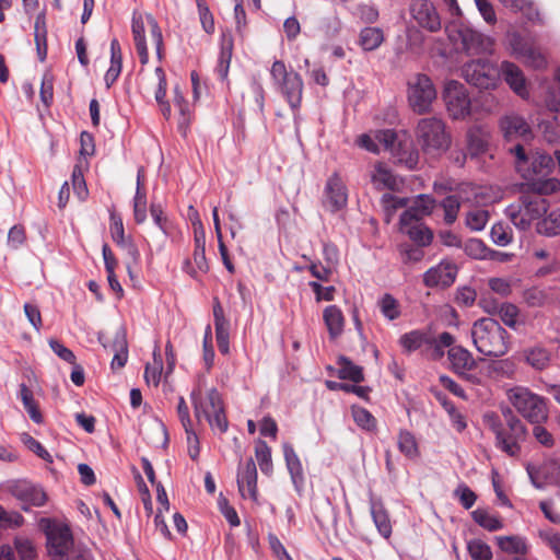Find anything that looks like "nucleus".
Wrapping results in <instances>:
<instances>
[{
	"instance_id": "49",
	"label": "nucleus",
	"mask_w": 560,
	"mask_h": 560,
	"mask_svg": "<svg viewBox=\"0 0 560 560\" xmlns=\"http://www.w3.org/2000/svg\"><path fill=\"white\" fill-rule=\"evenodd\" d=\"M382 314L389 320L400 316L398 301L390 294H384L378 302Z\"/></svg>"
},
{
	"instance_id": "8",
	"label": "nucleus",
	"mask_w": 560,
	"mask_h": 560,
	"mask_svg": "<svg viewBox=\"0 0 560 560\" xmlns=\"http://www.w3.org/2000/svg\"><path fill=\"white\" fill-rule=\"evenodd\" d=\"M445 32L450 42L456 47V49L460 48L469 55L492 51V39L466 25L451 23L446 25Z\"/></svg>"
},
{
	"instance_id": "1",
	"label": "nucleus",
	"mask_w": 560,
	"mask_h": 560,
	"mask_svg": "<svg viewBox=\"0 0 560 560\" xmlns=\"http://www.w3.org/2000/svg\"><path fill=\"white\" fill-rule=\"evenodd\" d=\"M470 335L476 350L486 357L499 358L509 351V334L492 318L485 317L476 320Z\"/></svg>"
},
{
	"instance_id": "61",
	"label": "nucleus",
	"mask_w": 560,
	"mask_h": 560,
	"mask_svg": "<svg viewBox=\"0 0 560 560\" xmlns=\"http://www.w3.org/2000/svg\"><path fill=\"white\" fill-rule=\"evenodd\" d=\"M534 189L539 195H550L560 189V180L557 178H548L545 180H540V178L536 179L533 184Z\"/></svg>"
},
{
	"instance_id": "32",
	"label": "nucleus",
	"mask_w": 560,
	"mask_h": 560,
	"mask_svg": "<svg viewBox=\"0 0 560 560\" xmlns=\"http://www.w3.org/2000/svg\"><path fill=\"white\" fill-rule=\"evenodd\" d=\"M324 322L331 338L340 336L343 331L345 317L336 305H329L324 310Z\"/></svg>"
},
{
	"instance_id": "50",
	"label": "nucleus",
	"mask_w": 560,
	"mask_h": 560,
	"mask_svg": "<svg viewBox=\"0 0 560 560\" xmlns=\"http://www.w3.org/2000/svg\"><path fill=\"white\" fill-rule=\"evenodd\" d=\"M441 206L444 210V222L448 225L453 224L457 219L460 208L459 199L454 195L447 196L443 199Z\"/></svg>"
},
{
	"instance_id": "11",
	"label": "nucleus",
	"mask_w": 560,
	"mask_h": 560,
	"mask_svg": "<svg viewBox=\"0 0 560 560\" xmlns=\"http://www.w3.org/2000/svg\"><path fill=\"white\" fill-rule=\"evenodd\" d=\"M465 80L479 89H494L500 79L499 68L491 61L477 59L466 62L462 68Z\"/></svg>"
},
{
	"instance_id": "4",
	"label": "nucleus",
	"mask_w": 560,
	"mask_h": 560,
	"mask_svg": "<svg viewBox=\"0 0 560 560\" xmlns=\"http://www.w3.org/2000/svg\"><path fill=\"white\" fill-rule=\"evenodd\" d=\"M417 140L423 152L431 156L441 155L451 145L444 124L436 118H424L418 122Z\"/></svg>"
},
{
	"instance_id": "62",
	"label": "nucleus",
	"mask_w": 560,
	"mask_h": 560,
	"mask_svg": "<svg viewBox=\"0 0 560 560\" xmlns=\"http://www.w3.org/2000/svg\"><path fill=\"white\" fill-rule=\"evenodd\" d=\"M355 14L363 23L372 24L378 19V11L374 5L359 4Z\"/></svg>"
},
{
	"instance_id": "14",
	"label": "nucleus",
	"mask_w": 560,
	"mask_h": 560,
	"mask_svg": "<svg viewBox=\"0 0 560 560\" xmlns=\"http://www.w3.org/2000/svg\"><path fill=\"white\" fill-rule=\"evenodd\" d=\"M410 14L417 24L428 32L435 33L442 27L440 14L429 0H412Z\"/></svg>"
},
{
	"instance_id": "23",
	"label": "nucleus",
	"mask_w": 560,
	"mask_h": 560,
	"mask_svg": "<svg viewBox=\"0 0 560 560\" xmlns=\"http://www.w3.org/2000/svg\"><path fill=\"white\" fill-rule=\"evenodd\" d=\"M399 230L419 247H425L432 243L433 232L423 222H399Z\"/></svg>"
},
{
	"instance_id": "26",
	"label": "nucleus",
	"mask_w": 560,
	"mask_h": 560,
	"mask_svg": "<svg viewBox=\"0 0 560 560\" xmlns=\"http://www.w3.org/2000/svg\"><path fill=\"white\" fill-rule=\"evenodd\" d=\"M442 98L445 105H470L467 89L456 80H450L444 84Z\"/></svg>"
},
{
	"instance_id": "30",
	"label": "nucleus",
	"mask_w": 560,
	"mask_h": 560,
	"mask_svg": "<svg viewBox=\"0 0 560 560\" xmlns=\"http://www.w3.org/2000/svg\"><path fill=\"white\" fill-rule=\"evenodd\" d=\"M385 36L382 28L366 26L360 31L358 44L364 51L376 50L384 42Z\"/></svg>"
},
{
	"instance_id": "3",
	"label": "nucleus",
	"mask_w": 560,
	"mask_h": 560,
	"mask_svg": "<svg viewBox=\"0 0 560 560\" xmlns=\"http://www.w3.org/2000/svg\"><path fill=\"white\" fill-rule=\"evenodd\" d=\"M487 421L495 434L497 445L510 456L518 455L520 444L525 441L526 428L511 411L506 416L504 428L494 415L487 416Z\"/></svg>"
},
{
	"instance_id": "57",
	"label": "nucleus",
	"mask_w": 560,
	"mask_h": 560,
	"mask_svg": "<svg viewBox=\"0 0 560 560\" xmlns=\"http://www.w3.org/2000/svg\"><path fill=\"white\" fill-rule=\"evenodd\" d=\"M444 408L450 417L453 428L457 432H463L467 428L464 415L451 402H444Z\"/></svg>"
},
{
	"instance_id": "7",
	"label": "nucleus",
	"mask_w": 560,
	"mask_h": 560,
	"mask_svg": "<svg viewBox=\"0 0 560 560\" xmlns=\"http://www.w3.org/2000/svg\"><path fill=\"white\" fill-rule=\"evenodd\" d=\"M548 202L539 196H523L505 209L506 217L521 231H526L535 220L547 213Z\"/></svg>"
},
{
	"instance_id": "13",
	"label": "nucleus",
	"mask_w": 560,
	"mask_h": 560,
	"mask_svg": "<svg viewBox=\"0 0 560 560\" xmlns=\"http://www.w3.org/2000/svg\"><path fill=\"white\" fill-rule=\"evenodd\" d=\"M10 493L20 502L23 511H28L32 506H43L47 501L45 491L26 480L13 482Z\"/></svg>"
},
{
	"instance_id": "59",
	"label": "nucleus",
	"mask_w": 560,
	"mask_h": 560,
	"mask_svg": "<svg viewBox=\"0 0 560 560\" xmlns=\"http://www.w3.org/2000/svg\"><path fill=\"white\" fill-rule=\"evenodd\" d=\"M24 522L23 516L18 512H8L0 504V527H20Z\"/></svg>"
},
{
	"instance_id": "44",
	"label": "nucleus",
	"mask_w": 560,
	"mask_h": 560,
	"mask_svg": "<svg viewBox=\"0 0 560 560\" xmlns=\"http://www.w3.org/2000/svg\"><path fill=\"white\" fill-rule=\"evenodd\" d=\"M35 44L37 54L40 61H44L47 55V43H46V26L45 15L38 14L34 25Z\"/></svg>"
},
{
	"instance_id": "12",
	"label": "nucleus",
	"mask_w": 560,
	"mask_h": 560,
	"mask_svg": "<svg viewBox=\"0 0 560 560\" xmlns=\"http://www.w3.org/2000/svg\"><path fill=\"white\" fill-rule=\"evenodd\" d=\"M510 47L512 54L527 67L534 69H544L547 67L545 55L533 43L526 40L520 34L513 33L511 35Z\"/></svg>"
},
{
	"instance_id": "58",
	"label": "nucleus",
	"mask_w": 560,
	"mask_h": 560,
	"mask_svg": "<svg viewBox=\"0 0 560 560\" xmlns=\"http://www.w3.org/2000/svg\"><path fill=\"white\" fill-rule=\"evenodd\" d=\"M491 238L499 246H506L512 241L511 230L502 223H497L491 229Z\"/></svg>"
},
{
	"instance_id": "33",
	"label": "nucleus",
	"mask_w": 560,
	"mask_h": 560,
	"mask_svg": "<svg viewBox=\"0 0 560 560\" xmlns=\"http://www.w3.org/2000/svg\"><path fill=\"white\" fill-rule=\"evenodd\" d=\"M371 515L378 533L384 538H389L392 535V524L389 516L384 509L383 504L378 501H371Z\"/></svg>"
},
{
	"instance_id": "35",
	"label": "nucleus",
	"mask_w": 560,
	"mask_h": 560,
	"mask_svg": "<svg viewBox=\"0 0 560 560\" xmlns=\"http://www.w3.org/2000/svg\"><path fill=\"white\" fill-rule=\"evenodd\" d=\"M338 372L337 375L341 380H349L354 383H360L364 380L363 369L360 365L354 364L351 360L346 357L338 359Z\"/></svg>"
},
{
	"instance_id": "42",
	"label": "nucleus",
	"mask_w": 560,
	"mask_h": 560,
	"mask_svg": "<svg viewBox=\"0 0 560 560\" xmlns=\"http://www.w3.org/2000/svg\"><path fill=\"white\" fill-rule=\"evenodd\" d=\"M474 521L481 527L494 532L503 528V522L494 514L487 510L477 509L471 513Z\"/></svg>"
},
{
	"instance_id": "31",
	"label": "nucleus",
	"mask_w": 560,
	"mask_h": 560,
	"mask_svg": "<svg viewBox=\"0 0 560 560\" xmlns=\"http://www.w3.org/2000/svg\"><path fill=\"white\" fill-rule=\"evenodd\" d=\"M110 350L114 352L112 369L124 368L128 359V345L126 334L122 329H119L115 334L114 340L110 345Z\"/></svg>"
},
{
	"instance_id": "41",
	"label": "nucleus",
	"mask_w": 560,
	"mask_h": 560,
	"mask_svg": "<svg viewBox=\"0 0 560 560\" xmlns=\"http://www.w3.org/2000/svg\"><path fill=\"white\" fill-rule=\"evenodd\" d=\"M255 456L261 472L265 475H270L272 472L271 450L265 441H256Z\"/></svg>"
},
{
	"instance_id": "20",
	"label": "nucleus",
	"mask_w": 560,
	"mask_h": 560,
	"mask_svg": "<svg viewBox=\"0 0 560 560\" xmlns=\"http://www.w3.org/2000/svg\"><path fill=\"white\" fill-rule=\"evenodd\" d=\"M456 275V265L451 261L443 260L424 273L423 282L427 287H448L455 281Z\"/></svg>"
},
{
	"instance_id": "39",
	"label": "nucleus",
	"mask_w": 560,
	"mask_h": 560,
	"mask_svg": "<svg viewBox=\"0 0 560 560\" xmlns=\"http://www.w3.org/2000/svg\"><path fill=\"white\" fill-rule=\"evenodd\" d=\"M381 205L385 213V221L389 223L398 209L408 206V198L384 194L381 198Z\"/></svg>"
},
{
	"instance_id": "56",
	"label": "nucleus",
	"mask_w": 560,
	"mask_h": 560,
	"mask_svg": "<svg viewBox=\"0 0 560 560\" xmlns=\"http://www.w3.org/2000/svg\"><path fill=\"white\" fill-rule=\"evenodd\" d=\"M21 441L23 442V444L28 448L31 450L32 452H34L37 456H39L42 459L46 460V462H52L51 459V455L45 450V447L38 442L36 441L33 436H31L30 434L27 433H22L21 434Z\"/></svg>"
},
{
	"instance_id": "36",
	"label": "nucleus",
	"mask_w": 560,
	"mask_h": 560,
	"mask_svg": "<svg viewBox=\"0 0 560 560\" xmlns=\"http://www.w3.org/2000/svg\"><path fill=\"white\" fill-rule=\"evenodd\" d=\"M398 450L409 459H416L420 455L416 436L408 430H400L397 436Z\"/></svg>"
},
{
	"instance_id": "22",
	"label": "nucleus",
	"mask_w": 560,
	"mask_h": 560,
	"mask_svg": "<svg viewBox=\"0 0 560 560\" xmlns=\"http://www.w3.org/2000/svg\"><path fill=\"white\" fill-rule=\"evenodd\" d=\"M282 450H283V456H284L285 465H287L288 471L290 474L291 480L294 485V488L298 491H300L305 481L304 470H303L301 459L290 443H287V442L283 443Z\"/></svg>"
},
{
	"instance_id": "63",
	"label": "nucleus",
	"mask_w": 560,
	"mask_h": 560,
	"mask_svg": "<svg viewBox=\"0 0 560 560\" xmlns=\"http://www.w3.org/2000/svg\"><path fill=\"white\" fill-rule=\"evenodd\" d=\"M539 537L551 548L560 560V533L552 532L551 529L540 530Z\"/></svg>"
},
{
	"instance_id": "34",
	"label": "nucleus",
	"mask_w": 560,
	"mask_h": 560,
	"mask_svg": "<svg viewBox=\"0 0 560 560\" xmlns=\"http://www.w3.org/2000/svg\"><path fill=\"white\" fill-rule=\"evenodd\" d=\"M538 234L553 237L560 235V207L552 210L547 217L537 222Z\"/></svg>"
},
{
	"instance_id": "17",
	"label": "nucleus",
	"mask_w": 560,
	"mask_h": 560,
	"mask_svg": "<svg viewBox=\"0 0 560 560\" xmlns=\"http://www.w3.org/2000/svg\"><path fill=\"white\" fill-rule=\"evenodd\" d=\"M237 486L242 498L257 501V468L253 458H248L243 465H240Z\"/></svg>"
},
{
	"instance_id": "45",
	"label": "nucleus",
	"mask_w": 560,
	"mask_h": 560,
	"mask_svg": "<svg viewBox=\"0 0 560 560\" xmlns=\"http://www.w3.org/2000/svg\"><path fill=\"white\" fill-rule=\"evenodd\" d=\"M153 364H148L144 371V380L149 385L156 387L161 380L162 374V358L159 348L153 351Z\"/></svg>"
},
{
	"instance_id": "16",
	"label": "nucleus",
	"mask_w": 560,
	"mask_h": 560,
	"mask_svg": "<svg viewBox=\"0 0 560 560\" xmlns=\"http://www.w3.org/2000/svg\"><path fill=\"white\" fill-rule=\"evenodd\" d=\"M348 190L337 173L328 177L323 197V206L330 212H337L347 206Z\"/></svg>"
},
{
	"instance_id": "29",
	"label": "nucleus",
	"mask_w": 560,
	"mask_h": 560,
	"mask_svg": "<svg viewBox=\"0 0 560 560\" xmlns=\"http://www.w3.org/2000/svg\"><path fill=\"white\" fill-rule=\"evenodd\" d=\"M505 8L513 12H521L528 21L542 24L538 9L532 0H499Z\"/></svg>"
},
{
	"instance_id": "52",
	"label": "nucleus",
	"mask_w": 560,
	"mask_h": 560,
	"mask_svg": "<svg viewBox=\"0 0 560 560\" xmlns=\"http://www.w3.org/2000/svg\"><path fill=\"white\" fill-rule=\"evenodd\" d=\"M467 548L474 560H490L492 558L491 548L479 539L470 540Z\"/></svg>"
},
{
	"instance_id": "25",
	"label": "nucleus",
	"mask_w": 560,
	"mask_h": 560,
	"mask_svg": "<svg viewBox=\"0 0 560 560\" xmlns=\"http://www.w3.org/2000/svg\"><path fill=\"white\" fill-rule=\"evenodd\" d=\"M371 178L373 185L378 190H397L402 184L401 179L395 176L392 171L382 163H378L374 166Z\"/></svg>"
},
{
	"instance_id": "43",
	"label": "nucleus",
	"mask_w": 560,
	"mask_h": 560,
	"mask_svg": "<svg viewBox=\"0 0 560 560\" xmlns=\"http://www.w3.org/2000/svg\"><path fill=\"white\" fill-rule=\"evenodd\" d=\"M19 397L21 398L30 418L35 423H40L43 421L42 415L36 406L32 390L25 384L20 385Z\"/></svg>"
},
{
	"instance_id": "24",
	"label": "nucleus",
	"mask_w": 560,
	"mask_h": 560,
	"mask_svg": "<svg viewBox=\"0 0 560 560\" xmlns=\"http://www.w3.org/2000/svg\"><path fill=\"white\" fill-rule=\"evenodd\" d=\"M447 355L452 370L458 375L467 370L477 368V362L472 354L460 346L451 347Z\"/></svg>"
},
{
	"instance_id": "9",
	"label": "nucleus",
	"mask_w": 560,
	"mask_h": 560,
	"mask_svg": "<svg viewBox=\"0 0 560 560\" xmlns=\"http://www.w3.org/2000/svg\"><path fill=\"white\" fill-rule=\"evenodd\" d=\"M510 151L515 155L516 171L524 179L535 182L551 172L553 161L548 154L535 152L527 155L520 142Z\"/></svg>"
},
{
	"instance_id": "47",
	"label": "nucleus",
	"mask_w": 560,
	"mask_h": 560,
	"mask_svg": "<svg viewBox=\"0 0 560 560\" xmlns=\"http://www.w3.org/2000/svg\"><path fill=\"white\" fill-rule=\"evenodd\" d=\"M489 221V212L483 209H475L466 214V226L471 231H482Z\"/></svg>"
},
{
	"instance_id": "21",
	"label": "nucleus",
	"mask_w": 560,
	"mask_h": 560,
	"mask_svg": "<svg viewBox=\"0 0 560 560\" xmlns=\"http://www.w3.org/2000/svg\"><path fill=\"white\" fill-rule=\"evenodd\" d=\"M511 90L523 100L529 96L528 85L522 69L513 62L503 61L499 69Z\"/></svg>"
},
{
	"instance_id": "48",
	"label": "nucleus",
	"mask_w": 560,
	"mask_h": 560,
	"mask_svg": "<svg viewBox=\"0 0 560 560\" xmlns=\"http://www.w3.org/2000/svg\"><path fill=\"white\" fill-rule=\"evenodd\" d=\"M518 308L512 303H502L497 313L504 325L512 329H517L518 326Z\"/></svg>"
},
{
	"instance_id": "19",
	"label": "nucleus",
	"mask_w": 560,
	"mask_h": 560,
	"mask_svg": "<svg viewBox=\"0 0 560 560\" xmlns=\"http://www.w3.org/2000/svg\"><path fill=\"white\" fill-rule=\"evenodd\" d=\"M500 128L508 141L522 140L526 142L533 137L529 125L520 116L503 117L500 121Z\"/></svg>"
},
{
	"instance_id": "46",
	"label": "nucleus",
	"mask_w": 560,
	"mask_h": 560,
	"mask_svg": "<svg viewBox=\"0 0 560 560\" xmlns=\"http://www.w3.org/2000/svg\"><path fill=\"white\" fill-rule=\"evenodd\" d=\"M351 413L354 422L363 430L373 431L376 428V419L366 409L352 406Z\"/></svg>"
},
{
	"instance_id": "15",
	"label": "nucleus",
	"mask_w": 560,
	"mask_h": 560,
	"mask_svg": "<svg viewBox=\"0 0 560 560\" xmlns=\"http://www.w3.org/2000/svg\"><path fill=\"white\" fill-rule=\"evenodd\" d=\"M438 96L432 80L425 74H417L408 82L409 105H431Z\"/></svg>"
},
{
	"instance_id": "2",
	"label": "nucleus",
	"mask_w": 560,
	"mask_h": 560,
	"mask_svg": "<svg viewBox=\"0 0 560 560\" xmlns=\"http://www.w3.org/2000/svg\"><path fill=\"white\" fill-rule=\"evenodd\" d=\"M195 416L198 420L202 417L208 421L213 431L224 433L229 428L223 402L215 388H210L206 395L200 389L191 393Z\"/></svg>"
},
{
	"instance_id": "27",
	"label": "nucleus",
	"mask_w": 560,
	"mask_h": 560,
	"mask_svg": "<svg viewBox=\"0 0 560 560\" xmlns=\"http://www.w3.org/2000/svg\"><path fill=\"white\" fill-rule=\"evenodd\" d=\"M234 40L230 31L223 32L221 35V51L219 56L215 72L222 81L228 78L230 62L233 54Z\"/></svg>"
},
{
	"instance_id": "6",
	"label": "nucleus",
	"mask_w": 560,
	"mask_h": 560,
	"mask_svg": "<svg viewBox=\"0 0 560 560\" xmlns=\"http://www.w3.org/2000/svg\"><path fill=\"white\" fill-rule=\"evenodd\" d=\"M508 398L515 409L529 422L541 423L548 419V408L544 397L527 387L515 386L508 390Z\"/></svg>"
},
{
	"instance_id": "60",
	"label": "nucleus",
	"mask_w": 560,
	"mask_h": 560,
	"mask_svg": "<svg viewBox=\"0 0 560 560\" xmlns=\"http://www.w3.org/2000/svg\"><path fill=\"white\" fill-rule=\"evenodd\" d=\"M186 433L188 455L192 460H196L200 453L199 439L192 429V425L183 427Z\"/></svg>"
},
{
	"instance_id": "5",
	"label": "nucleus",
	"mask_w": 560,
	"mask_h": 560,
	"mask_svg": "<svg viewBox=\"0 0 560 560\" xmlns=\"http://www.w3.org/2000/svg\"><path fill=\"white\" fill-rule=\"evenodd\" d=\"M132 35L137 52L142 65L148 63L149 54L145 43V31L149 30L153 45L155 46L156 56L159 59L163 57V36L156 20L147 14H133L132 16Z\"/></svg>"
},
{
	"instance_id": "10",
	"label": "nucleus",
	"mask_w": 560,
	"mask_h": 560,
	"mask_svg": "<svg viewBox=\"0 0 560 560\" xmlns=\"http://www.w3.org/2000/svg\"><path fill=\"white\" fill-rule=\"evenodd\" d=\"M47 552L50 560H68L73 547V537L70 528L60 523L46 521Z\"/></svg>"
},
{
	"instance_id": "53",
	"label": "nucleus",
	"mask_w": 560,
	"mask_h": 560,
	"mask_svg": "<svg viewBox=\"0 0 560 560\" xmlns=\"http://www.w3.org/2000/svg\"><path fill=\"white\" fill-rule=\"evenodd\" d=\"M465 253L475 259H486L488 258L489 249L485 245V243L478 238H470L464 244Z\"/></svg>"
},
{
	"instance_id": "55",
	"label": "nucleus",
	"mask_w": 560,
	"mask_h": 560,
	"mask_svg": "<svg viewBox=\"0 0 560 560\" xmlns=\"http://www.w3.org/2000/svg\"><path fill=\"white\" fill-rule=\"evenodd\" d=\"M72 186L74 194L79 200L84 201L88 198L89 190L85 184L84 176L79 166H75L72 172Z\"/></svg>"
},
{
	"instance_id": "64",
	"label": "nucleus",
	"mask_w": 560,
	"mask_h": 560,
	"mask_svg": "<svg viewBox=\"0 0 560 560\" xmlns=\"http://www.w3.org/2000/svg\"><path fill=\"white\" fill-rule=\"evenodd\" d=\"M269 547L273 553V556L277 558V560H293L292 557L288 553L285 547L280 541V539L273 535L270 534L268 536Z\"/></svg>"
},
{
	"instance_id": "37",
	"label": "nucleus",
	"mask_w": 560,
	"mask_h": 560,
	"mask_svg": "<svg viewBox=\"0 0 560 560\" xmlns=\"http://www.w3.org/2000/svg\"><path fill=\"white\" fill-rule=\"evenodd\" d=\"M429 335L421 330H411L400 336L399 345L402 349L410 353L422 347H425Z\"/></svg>"
},
{
	"instance_id": "40",
	"label": "nucleus",
	"mask_w": 560,
	"mask_h": 560,
	"mask_svg": "<svg viewBox=\"0 0 560 560\" xmlns=\"http://www.w3.org/2000/svg\"><path fill=\"white\" fill-rule=\"evenodd\" d=\"M500 549L511 555H524L527 551L525 540L518 536H499L495 538Z\"/></svg>"
},
{
	"instance_id": "28",
	"label": "nucleus",
	"mask_w": 560,
	"mask_h": 560,
	"mask_svg": "<svg viewBox=\"0 0 560 560\" xmlns=\"http://www.w3.org/2000/svg\"><path fill=\"white\" fill-rule=\"evenodd\" d=\"M278 85L290 105H299L301 103L303 81L299 73L291 72V75H289L288 79L281 81Z\"/></svg>"
},
{
	"instance_id": "18",
	"label": "nucleus",
	"mask_w": 560,
	"mask_h": 560,
	"mask_svg": "<svg viewBox=\"0 0 560 560\" xmlns=\"http://www.w3.org/2000/svg\"><path fill=\"white\" fill-rule=\"evenodd\" d=\"M435 208V200L429 195H418L412 200L408 199V206L400 214L399 222H422Z\"/></svg>"
},
{
	"instance_id": "38",
	"label": "nucleus",
	"mask_w": 560,
	"mask_h": 560,
	"mask_svg": "<svg viewBox=\"0 0 560 560\" xmlns=\"http://www.w3.org/2000/svg\"><path fill=\"white\" fill-rule=\"evenodd\" d=\"M489 135L481 127H475L468 132V150L471 155H478L487 150Z\"/></svg>"
},
{
	"instance_id": "54",
	"label": "nucleus",
	"mask_w": 560,
	"mask_h": 560,
	"mask_svg": "<svg viewBox=\"0 0 560 560\" xmlns=\"http://www.w3.org/2000/svg\"><path fill=\"white\" fill-rule=\"evenodd\" d=\"M526 361L534 369L542 370L549 362V355L545 349L534 348L526 352Z\"/></svg>"
},
{
	"instance_id": "51",
	"label": "nucleus",
	"mask_w": 560,
	"mask_h": 560,
	"mask_svg": "<svg viewBox=\"0 0 560 560\" xmlns=\"http://www.w3.org/2000/svg\"><path fill=\"white\" fill-rule=\"evenodd\" d=\"M133 206V218L136 223L142 224L147 220V194L145 191H139L136 189V194L132 200Z\"/></svg>"
}]
</instances>
